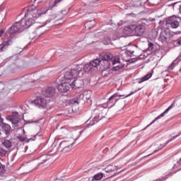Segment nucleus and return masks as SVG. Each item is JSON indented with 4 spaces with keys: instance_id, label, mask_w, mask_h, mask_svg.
Instances as JSON below:
<instances>
[{
    "instance_id": "obj_25",
    "label": "nucleus",
    "mask_w": 181,
    "mask_h": 181,
    "mask_svg": "<svg viewBox=\"0 0 181 181\" xmlns=\"http://www.w3.org/2000/svg\"><path fill=\"white\" fill-rule=\"evenodd\" d=\"M103 176H104V174L103 173H99L93 176L92 181L101 180V179H103Z\"/></svg>"
},
{
    "instance_id": "obj_28",
    "label": "nucleus",
    "mask_w": 181,
    "mask_h": 181,
    "mask_svg": "<svg viewBox=\"0 0 181 181\" xmlns=\"http://www.w3.org/2000/svg\"><path fill=\"white\" fill-rule=\"evenodd\" d=\"M152 77V74H148L141 78V81L139 83H144V81H146V80H149L150 78Z\"/></svg>"
},
{
    "instance_id": "obj_16",
    "label": "nucleus",
    "mask_w": 181,
    "mask_h": 181,
    "mask_svg": "<svg viewBox=\"0 0 181 181\" xmlns=\"http://www.w3.org/2000/svg\"><path fill=\"white\" fill-rule=\"evenodd\" d=\"M175 103H176L173 101V103L163 113H161L159 116L156 117V119H159L162 118V117H165V114H168V112H169V111H170V110H172V108L175 107Z\"/></svg>"
},
{
    "instance_id": "obj_10",
    "label": "nucleus",
    "mask_w": 181,
    "mask_h": 181,
    "mask_svg": "<svg viewBox=\"0 0 181 181\" xmlns=\"http://www.w3.org/2000/svg\"><path fill=\"white\" fill-rule=\"evenodd\" d=\"M62 83H61L58 86V91L60 93H67L69 90H70V87H71V83L70 82H67L62 79Z\"/></svg>"
},
{
    "instance_id": "obj_13",
    "label": "nucleus",
    "mask_w": 181,
    "mask_h": 181,
    "mask_svg": "<svg viewBox=\"0 0 181 181\" xmlns=\"http://www.w3.org/2000/svg\"><path fill=\"white\" fill-rule=\"evenodd\" d=\"M56 94V89L53 87H47L45 90L42 91V95L44 97H47V98H50V97H53Z\"/></svg>"
},
{
    "instance_id": "obj_22",
    "label": "nucleus",
    "mask_w": 181,
    "mask_h": 181,
    "mask_svg": "<svg viewBox=\"0 0 181 181\" xmlns=\"http://www.w3.org/2000/svg\"><path fill=\"white\" fill-rule=\"evenodd\" d=\"M159 40L162 42V43H165L166 40H168V33H163L160 34V36L159 37Z\"/></svg>"
},
{
    "instance_id": "obj_39",
    "label": "nucleus",
    "mask_w": 181,
    "mask_h": 181,
    "mask_svg": "<svg viewBox=\"0 0 181 181\" xmlns=\"http://www.w3.org/2000/svg\"><path fill=\"white\" fill-rule=\"evenodd\" d=\"M167 177H168V176L163 177V179H164V180H166Z\"/></svg>"
},
{
    "instance_id": "obj_34",
    "label": "nucleus",
    "mask_w": 181,
    "mask_h": 181,
    "mask_svg": "<svg viewBox=\"0 0 181 181\" xmlns=\"http://www.w3.org/2000/svg\"><path fill=\"white\" fill-rule=\"evenodd\" d=\"M158 151L159 150H156L153 152V153L148 154V156H146V158H148V156H151V155H153V153H156V152H158Z\"/></svg>"
},
{
    "instance_id": "obj_18",
    "label": "nucleus",
    "mask_w": 181,
    "mask_h": 181,
    "mask_svg": "<svg viewBox=\"0 0 181 181\" xmlns=\"http://www.w3.org/2000/svg\"><path fill=\"white\" fill-rule=\"evenodd\" d=\"M90 100V98H91V95H90V93H87L86 95H83V94H81L79 95V98H77V100H74V103H76V104H79L80 103V100Z\"/></svg>"
},
{
    "instance_id": "obj_24",
    "label": "nucleus",
    "mask_w": 181,
    "mask_h": 181,
    "mask_svg": "<svg viewBox=\"0 0 181 181\" xmlns=\"http://www.w3.org/2000/svg\"><path fill=\"white\" fill-rule=\"evenodd\" d=\"M2 145H4V146H5L6 149H9V148L12 147V141H11L10 140H4L2 142Z\"/></svg>"
},
{
    "instance_id": "obj_6",
    "label": "nucleus",
    "mask_w": 181,
    "mask_h": 181,
    "mask_svg": "<svg viewBox=\"0 0 181 181\" xmlns=\"http://www.w3.org/2000/svg\"><path fill=\"white\" fill-rule=\"evenodd\" d=\"M141 88H139L137 90H135L134 92H131L129 95H119L118 93H115L114 95H112L110 98L107 99V105L109 107V108H112L115 104H117V102L119 100V98L118 97H124V98H127L128 97H131L132 94H135L137 91H139Z\"/></svg>"
},
{
    "instance_id": "obj_38",
    "label": "nucleus",
    "mask_w": 181,
    "mask_h": 181,
    "mask_svg": "<svg viewBox=\"0 0 181 181\" xmlns=\"http://www.w3.org/2000/svg\"><path fill=\"white\" fill-rule=\"evenodd\" d=\"M19 139H20V141H21L22 142H25V138L20 137Z\"/></svg>"
},
{
    "instance_id": "obj_20",
    "label": "nucleus",
    "mask_w": 181,
    "mask_h": 181,
    "mask_svg": "<svg viewBox=\"0 0 181 181\" xmlns=\"http://www.w3.org/2000/svg\"><path fill=\"white\" fill-rule=\"evenodd\" d=\"M83 70L84 71H86V73H93L94 71V69L90 62L89 64H85V66H83Z\"/></svg>"
},
{
    "instance_id": "obj_23",
    "label": "nucleus",
    "mask_w": 181,
    "mask_h": 181,
    "mask_svg": "<svg viewBox=\"0 0 181 181\" xmlns=\"http://www.w3.org/2000/svg\"><path fill=\"white\" fill-rule=\"evenodd\" d=\"M114 170H115V167L112 165H109L105 168V172L106 173H112Z\"/></svg>"
},
{
    "instance_id": "obj_14",
    "label": "nucleus",
    "mask_w": 181,
    "mask_h": 181,
    "mask_svg": "<svg viewBox=\"0 0 181 181\" xmlns=\"http://www.w3.org/2000/svg\"><path fill=\"white\" fill-rule=\"evenodd\" d=\"M40 165H42L43 163H46V162H48V163H52V156L50 155H42L39 158Z\"/></svg>"
},
{
    "instance_id": "obj_5",
    "label": "nucleus",
    "mask_w": 181,
    "mask_h": 181,
    "mask_svg": "<svg viewBox=\"0 0 181 181\" xmlns=\"http://www.w3.org/2000/svg\"><path fill=\"white\" fill-rule=\"evenodd\" d=\"M124 32L127 35H134V36H142L145 32V23L140 25H130L124 28Z\"/></svg>"
},
{
    "instance_id": "obj_33",
    "label": "nucleus",
    "mask_w": 181,
    "mask_h": 181,
    "mask_svg": "<svg viewBox=\"0 0 181 181\" xmlns=\"http://www.w3.org/2000/svg\"><path fill=\"white\" fill-rule=\"evenodd\" d=\"M4 168H5V165H2V164L0 163V169H2L3 173H4V172H5V169H4Z\"/></svg>"
},
{
    "instance_id": "obj_11",
    "label": "nucleus",
    "mask_w": 181,
    "mask_h": 181,
    "mask_svg": "<svg viewBox=\"0 0 181 181\" xmlns=\"http://www.w3.org/2000/svg\"><path fill=\"white\" fill-rule=\"evenodd\" d=\"M90 63L93 70H95V69H97L98 70H100L101 71H104L105 70H106V69H103V66H104V64H102V61L100 59H94Z\"/></svg>"
},
{
    "instance_id": "obj_19",
    "label": "nucleus",
    "mask_w": 181,
    "mask_h": 181,
    "mask_svg": "<svg viewBox=\"0 0 181 181\" xmlns=\"http://www.w3.org/2000/svg\"><path fill=\"white\" fill-rule=\"evenodd\" d=\"M1 128H2L3 132H4L6 135H8V134H9L11 131V126L9 124L3 123L1 124Z\"/></svg>"
},
{
    "instance_id": "obj_2",
    "label": "nucleus",
    "mask_w": 181,
    "mask_h": 181,
    "mask_svg": "<svg viewBox=\"0 0 181 181\" xmlns=\"http://www.w3.org/2000/svg\"><path fill=\"white\" fill-rule=\"evenodd\" d=\"M83 70V66L76 65L74 68H66L62 71V74L59 78L66 81L67 83H71L74 78H77V76Z\"/></svg>"
},
{
    "instance_id": "obj_8",
    "label": "nucleus",
    "mask_w": 181,
    "mask_h": 181,
    "mask_svg": "<svg viewBox=\"0 0 181 181\" xmlns=\"http://www.w3.org/2000/svg\"><path fill=\"white\" fill-rule=\"evenodd\" d=\"M74 144V142L71 143L69 140H64L59 144V151L60 152H69L73 148Z\"/></svg>"
},
{
    "instance_id": "obj_31",
    "label": "nucleus",
    "mask_w": 181,
    "mask_h": 181,
    "mask_svg": "<svg viewBox=\"0 0 181 181\" xmlns=\"http://www.w3.org/2000/svg\"><path fill=\"white\" fill-rule=\"evenodd\" d=\"M6 150H4V148H0V156H5L6 155Z\"/></svg>"
},
{
    "instance_id": "obj_12",
    "label": "nucleus",
    "mask_w": 181,
    "mask_h": 181,
    "mask_svg": "<svg viewBox=\"0 0 181 181\" xmlns=\"http://www.w3.org/2000/svg\"><path fill=\"white\" fill-rule=\"evenodd\" d=\"M33 104L35 105V107H38V108H45L46 105H47V102L43 98H38L33 101Z\"/></svg>"
},
{
    "instance_id": "obj_3",
    "label": "nucleus",
    "mask_w": 181,
    "mask_h": 181,
    "mask_svg": "<svg viewBox=\"0 0 181 181\" xmlns=\"http://www.w3.org/2000/svg\"><path fill=\"white\" fill-rule=\"evenodd\" d=\"M100 60L101 64H103L102 69H110V66H111V63L112 66L117 64V63H119V58L115 57L112 56V54L107 52V53H102L100 54Z\"/></svg>"
},
{
    "instance_id": "obj_7",
    "label": "nucleus",
    "mask_w": 181,
    "mask_h": 181,
    "mask_svg": "<svg viewBox=\"0 0 181 181\" xmlns=\"http://www.w3.org/2000/svg\"><path fill=\"white\" fill-rule=\"evenodd\" d=\"M181 18L173 16L167 18L166 25L170 26L172 29H177L180 26Z\"/></svg>"
},
{
    "instance_id": "obj_9",
    "label": "nucleus",
    "mask_w": 181,
    "mask_h": 181,
    "mask_svg": "<svg viewBox=\"0 0 181 181\" xmlns=\"http://www.w3.org/2000/svg\"><path fill=\"white\" fill-rule=\"evenodd\" d=\"M101 111H103V107H100V109H95L94 110L95 114L96 115L92 119V121L90 122V123L88 124V127H93V125H95L100 119H103V115L101 114Z\"/></svg>"
},
{
    "instance_id": "obj_29",
    "label": "nucleus",
    "mask_w": 181,
    "mask_h": 181,
    "mask_svg": "<svg viewBox=\"0 0 181 181\" xmlns=\"http://www.w3.org/2000/svg\"><path fill=\"white\" fill-rule=\"evenodd\" d=\"M178 136H179V135L174 136L168 141H167L165 145L160 144V146H162V147L160 149H162V148H165V146H166V145H168V144H169L170 142H172V141H175V139H176V138H177Z\"/></svg>"
},
{
    "instance_id": "obj_17",
    "label": "nucleus",
    "mask_w": 181,
    "mask_h": 181,
    "mask_svg": "<svg viewBox=\"0 0 181 181\" xmlns=\"http://www.w3.org/2000/svg\"><path fill=\"white\" fill-rule=\"evenodd\" d=\"M80 84H83V81H81V80L78 79H76L74 78L71 83V87L72 88H80Z\"/></svg>"
},
{
    "instance_id": "obj_36",
    "label": "nucleus",
    "mask_w": 181,
    "mask_h": 181,
    "mask_svg": "<svg viewBox=\"0 0 181 181\" xmlns=\"http://www.w3.org/2000/svg\"><path fill=\"white\" fill-rule=\"evenodd\" d=\"M4 33H5V30H1L0 31V37H1V36H2V35H4Z\"/></svg>"
},
{
    "instance_id": "obj_40",
    "label": "nucleus",
    "mask_w": 181,
    "mask_h": 181,
    "mask_svg": "<svg viewBox=\"0 0 181 181\" xmlns=\"http://www.w3.org/2000/svg\"><path fill=\"white\" fill-rule=\"evenodd\" d=\"M2 122V117H1V115H0V122Z\"/></svg>"
},
{
    "instance_id": "obj_35",
    "label": "nucleus",
    "mask_w": 181,
    "mask_h": 181,
    "mask_svg": "<svg viewBox=\"0 0 181 181\" xmlns=\"http://www.w3.org/2000/svg\"><path fill=\"white\" fill-rule=\"evenodd\" d=\"M156 120H157L156 119H155L154 120H153V121L151 122V123L149 124L148 125H147V127H146V128H148V127H151V125H152V124H153V122H155V121H156Z\"/></svg>"
},
{
    "instance_id": "obj_15",
    "label": "nucleus",
    "mask_w": 181,
    "mask_h": 181,
    "mask_svg": "<svg viewBox=\"0 0 181 181\" xmlns=\"http://www.w3.org/2000/svg\"><path fill=\"white\" fill-rule=\"evenodd\" d=\"M12 45V40L8 39L6 41H4L1 45H0V52H5L8 46Z\"/></svg>"
},
{
    "instance_id": "obj_21",
    "label": "nucleus",
    "mask_w": 181,
    "mask_h": 181,
    "mask_svg": "<svg viewBox=\"0 0 181 181\" xmlns=\"http://www.w3.org/2000/svg\"><path fill=\"white\" fill-rule=\"evenodd\" d=\"M181 62V57H178L175 60H174L172 64L170 65L169 69H171V70H173V68L177 64H179V62Z\"/></svg>"
},
{
    "instance_id": "obj_32",
    "label": "nucleus",
    "mask_w": 181,
    "mask_h": 181,
    "mask_svg": "<svg viewBox=\"0 0 181 181\" xmlns=\"http://www.w3.org/2000/svg\"><path fill=\"white\" fill-rule=\"evenodd\" d=\"M59 2H62V0H56L54 3V5L52 6V8L56 6V5H57V4H59Z\"/></svg>"
},
{
    "instance_id": "obj_4",
    "label": "nucleus",
    "mask_w": 181,
    "mask_h": 181,
    "mask_svg": "<svg viewBox=\"0 0 181 181\" xmlns=\"http://www.w3.org/2000/svg\"><path fill=\"white\" fill-rule=\"evenodd\" d=\"M40 78V72H35L30 75H25L20 78L15 79L13 81V84L15 86H22L25 83H34V81H37Z\"/></svg>"
},
{
    "instance_id": "obj_30",
    "label": "nucleus",
    "mask_w": 181,
    "mask_h": 181,
    "mask_svg": "<svg viewBox=\"0 0 181 181\" xmlns=\"http://www.w3.org/2000/svg\"><path fill=\"white\" fill-rule=\"evenodd\" d=\"M121 69H124V66L122 65H117L112 68L113 71H118L119 70H121Z\"/></svg>"
},
{
    "instance_id": "obj_26",
    "label": "nucleus",
    "mask_w": 181,
    "mask_h": 181,
    "mask_svg": "<svg viewBox=\"0 0 181 181\" xmlns=\"http://www.w3.org/2000/svg\"><path fill=\"white\" fill-rule=\"evenodd\" d=\"M10 121L13 125H18V124H19V117H11L10 118Z\"/></svg>"
},
{
    "instance_id": "obj_27",
    "label": "nucleus",
    "mask_w": 181,
    "mask_h": 181,
    "mask_svg": "<svg viewBox=\"0 0 181 181\" xmlns=\"http://www.w3.org/2000/svg\"><path fill=\"white\" fill-rule=\"evenodd\" d=\"M132 54H134V50L131 49H126L123 53V56L126 57H129V56H131Z\"/></svg>"
},
{
    "instance_id": "obj_41",
    "label": "nucleus",
    "mask_w": 181,
    "mask_h": 181,
    "mask_svg": "<svg viewBox=\"0 0 181 181\" xmlns=\"http://www.w3.org/2000/svg\"><path fill=\"white\" fill-rule=\"evenodd\" d=\"M111 42V40H109V42H108V43H110Z\"/></svg>"
},
{
    "instance_id": "obj_1",
    "label": "nucleus",
    "mask_w": 181,
    "mask_h": 181,
    "mask_svg": "<svg viewBox=\"0 0 181 181\" xmlns=\"http://www.w3.org/2000/svg\"><path fill=\"white\" fill-rule=\"evenodd\" d=\"M47 11L49 7H44L39 10H36L35 6L28 8L25 14V18L15 23L10 28V33H21L25 29H28L35 23V19L47 13Z\"/></svg>"
},
{
    "instance_id": "obj_37",
    "label": "nucleus",
    "mask_w": 181,
    "mask_h": 181,
    "mask_svg": "<svg viewBox=\"0 0 181 181\" xmlns=\"http://www.w3.org/2000/svg\"><path fill=\"white\" fill-rule=\"evenodd\" d=\"M153 46V44L152 42H149L148 43V47L149 49H151V47H152Z\"/></svg>"
}]
</instances>
